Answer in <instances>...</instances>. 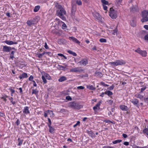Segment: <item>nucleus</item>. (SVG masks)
Returning <instances> with one entry per match:
<instances>
[{
  "instance_id": "obj_22",
  "label": "nucleus",
  "mask_w": 148,
  "mask_h": 148,
  "mask_svg": "<svg viewBox=\"0 0 148 148\" xmlns=\"http://www.w3.org/2000/svg\"><path fill=\"white\" fill-rule=\"evenodd\" d=\"M95 75L97 77H102V75L100 72L96 71L95 73Z\"/></svg>"
},
{
  "instance_id": "obj_41",
  "label": "nucleus",
  "mask_w": 148,
  "mask_h": 148,
  "mask_svg": "<svg viewBox=\"0 0 148 148\" xmlns=\"http://www.w3.org/2000/svg\"><path fill=\"white\" fill-rule=\"evenodd\" d=\"M42 79L43 80V82L44 84H46L47 83V81L44 76H42Z\"/></svg>"
},
{
  "instance_id": "obj_42",
  "label": "nucleus",
  "mask_w": 148,
  "mask_h": 148,
  "mask_svg": "<svg viewBox=\"0 0 148 148\" xmlns=\"http://www.w3.org/2000/svg\"><path fill=\"white\" fill-rule=\"evenodd\" d=\"M99 41L101 42H106L107 40L106 39L104 38H101L99 40Z\"/></svg>"
},
{
  "instance_id": "obj_43",
  "label": "nucleus",
  "mask_w": 148,
  "mask_h": 148,
  "mask_svg": "<svg viewBox=\"0 0 148 148\" xmlns=\"http://www.w3.org/2000/svg\"><path fill=\"white\" fill-rule=\"evenodd\" d=\"M101 2L103 4L108 5V2L106 0H101Z\"/></svg>"
},
{
  "instance_id": "obj_3",
  "label": "nucleus",
  "mask_w": 148,
  "mask_h": 148,
  "mask_svg": "<svg viewBox=\"0 0 148 148\" xmlns=\"http://www.w3.org/2000/svg\"><path fill=\"white\" fill-rule=\"evenodd\" d=\"M57 15L59 16L62 20L64 21L66 20V17L64 16V15H66V13L64 8H62L60 10H57Z\"/></svg>"
},
{
  "instance_id": "obj_34",
  "label": "nucleus",
  "mask_w": 148,
  "mask_h": 148,
  "mask_svg": "<svg viewBox=\"0 0 148 148\" xmlns=\"http://www.w3.org/2000/svg\"><path fill=\"white\" fill-rule=\"evenodd\" d=\"M87 88L90 90H95L96 89V88L92 85H89L88 87H87Z\"/></svg>"
},
{
  "instance_id": "obj_4",
  "label": "nucleus",
  "mask_w": 148,
  "mask_h": 148,
  "mask_svg": "<svg viewBox=\"0 0 148 148\" xmlns=\"http://www.w3.org/2000/svg\"><path fill=\"white\" fill-rule=\"evenodd\" d=\"M142 18L141 20V21L142 23L148 21V11L144 10L142 12Z\"/></svg>"
},
{
  "instance_id": "obj_53",
  "label": "nucleus",
  "mask_w": 148,
  "mask_h": 148,
  "mask_svg": "<svg viewBox=\"0 0 148 148\" xmlns=\"http://www.w3.org/2000/svg\"><path fill=\"white\" fill-rule=\"evenodd\" d=\"M66 99L69 101H71L72 99V98L70 96H68L66 97Z\"/></svg>"
},
{
  "instance_id": "obj_57",
  "label": "nucleus",
  "mask_w": 148,
  "mask_h": 148,
  "mask_svg": "<svg viewBox=\"0 0 148 148\" xmlns=\"http://www.w3.org/2000/svg\"><path fill=\"white\" fill-rule=\"evenodd\" d=\"M66 25L64 23V24L62 25V28L63 29H64L66 28Z\"/></svg>"
},
{
  "instance_id": "obj_21",
  "label": "nucleus",
  "mask_w": 148,
  "mask_h": 148,
  "mask_svg": "<svg viewBox=\"0 0 148 148\" xmlns=\"http://www.w3.org/2000/svg\"><path fill=\"white\" fill-rule=\"evenodd\" d=\"M49 128V132L51 133H53L54 132L55 129L53 127L51 126V125L48 126Z\"/></svg>"
},
{
  "instance_id": "obj_26",
  "label": "nucleus",
  "mask_w": 148,
  "mask_h": 148,
  "mask_svg": "<svg viewBox=\"0 0 148 148\" xmlns=\"http://www.w3.org/2000/svg\"><path fill=\"white\" fill-rule=\"evenodd\" d=\"M18 145L19 146H21L23 144V142L24 140L23 139H21L20 138H18Z\"/></svg>"
},
{
  "instance_id": "obj_33",
  "label": "nucleus",
  "mask_w": 148,
  "mask_h": 148,
  "mask_svg": "<svg viewBox=\"0 0 148 148\" xmlns=\"http://www.w3.org/2000/svg\"><path fill=\"white\" fill-rule=\"evenodd\" d=\"M56 7L58 8V10H61L62 8H62V6L60 5H59V4H58V3H57L56 4Z\"/></svg>"
},
{
  "instance_id": "obj_39",
  "label": "nucleus",
  "mask_w": 148,
  "mask_h": 148,
  "mask_svg": "<svg viewBox=\"0 0 148 148\" xmlns=\"http://www.w3.org/2000/svg\"><path fill=\"white\" fill-rule=\"evenodd\" d=\"M45 54V52H44L43 53H39L38 55V58H41L42 57V56Z\"/></svg>"
},
{
  "instance_id": "obj_50",
  "label": "nucleus",
  "mask_w": 148,
  "mask_h": 148,
  "mask_svg": "<svg viewBox=\"0 0 148 148\" xmlns=\"http://www.w3.org/2000/svg\"><path fill=\"white\" fill-rule=\"evenodd\" d=\"M80 124V122L78 121H77V123H76V124H75V125H73V127H75L79 125Z\"/></svg>"
},
{
  "instance_id": "obj_49",
  "label": "nucleus",
  "mask_w": 148,
  "mask_h": 148,
  "mask_svg": "<svg viewBox=\"0 0 148 148\" xmlns=\"http://www.w3.org/2000/svg\"><path fill=\"white\" fill-rule=\"evenodd\" d=\"M45 54L48 55L50 57H51L52 56V53L50 52H45Z\"/></svg>"
},
{
  "instance_id": "obj_18",
  "label": "nucleus",
  "mask_w": 148,
  "mask_h": 148,
  "mask_svg": "<svg viewBox=\"0 0 148 148\" xmlns=\"http://www.w3.org/2000/svg\"><path fill=\"white\" fill-rule=\"evenodd\" d=\"M69 39L70 40H72L76 43L79 44L80 43V42L77 39H76L75 38L73 37H69Z\"/></svg>"
},
{
  "instance_id": "obj_64",
  "label": "nucleus",
  "mask_w": 148,
  "mask_h": 148,
  "mask_svg": "<svg viewBox=\"0 0 148 148\" xmlns=\"http://www.w3.org/2000/svg\"><path fill=\"white\" fill-rule=\"evenodd\" d=\"M103 148H114V147L109 146H105L103 147Z\"/></svg>"
},
{
  "instance_id": "obj_48",
  "label": "nucleus",
  "mask_w": 148,
  "mask_h": 148,
  "mask_svg": "<svg viewBox=\"0 0 148 148\" xmlns=\"http://www.w3.org/2000/svg\"><path fill=\"white\" fill-rule=\"evenodd\" d=\"M143 132L144 133L146 134L147 136H148V130L147 128L145 129Z\"/></svg>"
},
{
  "instance_id": "obj_45",
  "label": "nucleus",
  "mask_w": 148,
  "mask_h": 148,
  "mask_svg": "<svg viewBox=\"0 0 148 148\" xmlns=\"http://www.w3.org/2000/svg\"><path fill=\"white\" fill-rule=\"evenodd\" d=\"M58 66L59 69L60 70H64V69L66 68V67H64L62 65H59Z\"/></svg>"
},
{
  "instance_id": "obj_9",
  "label": "nucleus",
  "mask_w": 148,
  "mask_h": 148,
  "mask_svg": "<svg viewBox=\"0 0 148 148\" xmlns=\"http://www.w3.org/2000/svg\"><path fill=\"white\" fill-rule=\"evenodd\" d=\"M12 49L11 47H8L6 46H3V51L5 52H9Z\"/></svg>"
},
{
  "instance_id": "obj_2",
  "label": "nucleus",
  "mask_w": 148,
  "mask_h": 148,
  "mask_svg": "<svg viewBox=\"0 0 148 148\" xmlns=\"http://www.w3.org/2000/svg\"><path fill=\"white\" fill-rule=\"evenodd\" d=\"M126 63L125 61L123 60H118L114 62H110L109 64L111 65L112 66H116L118 65H125Z\"/></svg>"
},
{
  "instance_id": "obj_29",
  "label": "nucleus",
  "mask_w": 148,
  "mask_h": 148,
  "mask_svg": "<svg viewBox=\"0 0 148 148\" xmlns=\"http://www.w3.org/2000/svg\"><path fill=\"white\" fill-rule=\"evenodd\" d=\"M105 94L110 96L113 95V93L110 91L107 90L105 92Z\"/></svg>"
},
{
  "instance_id": "obj_6",
  "label": "nucleus",
  "mask_w": 148,
  "mask_h": 148,
  "mask_svg": "<svg viewBox=\"0 0 148 148\" xmlns=\"http://www.w3.org/2000/svg\"><path fill=\"white\" fill-rule=\"evenodd\" d=\"M76 10V5L75 4L74 1H72L71 3V15L72 16H74L75 12Z\"/></svg>"
},
{
  "instance_id": "obj_12",
  "label": "nucleus",
  "mask_w": 148,
  "mask_h": 148,
  "mask_svg": "<svg viewBox=\"0 0 148 148\" xmlns=\"http://www.w3.org/2000/svg\"><path fill=\"white\" fill-rule=\"evenodd\" d=\"M4 42L7 45H11L13 44H17V42H13L12 41L6 40L4 41Z\"/></svg>"
},
{
  "instance_id": "obj_32",
  "label": "nucleus",
  "mask_w": 148,
  "mask_h": 148,
  "mask_svg": "<svg viewBox=\"0 0 148 148\" xmlns=\"http://www.w3.org/2000/svg\"><path fill=\"white\" fill-rule=\"evenodd\" d=\"M38 91L37 89H33L32 90V94L35 95L37 94L38 93Z\"/></svg>"
},
{
  "instance_id": "obj_52",
  "label": "nucleus",
  "mask_w": 148,
  "mask_h": 148,
  "mask_svg": "<svg viewBox=\"0 0 148 148\" xmlns=\"http://www.w3.org/2000/svg\"><path fill=\"white\" fill-rule=\"evenodd\" d=\"M114 86L113 85H112L111 86L109 87L108 88V89L110 90H112L113 89Z\"/></svg>"
},
{
  "instance_id": "obj_54",
  "label": "nucleus",
  "mask_w": 148,
  "mask_h": 148,
  "mask_svg": "<svg viewBox=\"0 0 148 148\" xmlns=\"http://www.w3.org/2000/svg\"><path fill=\"white\" fill-rule=\"evenodd\" d=\"M34 78V77L32 75H31L29 78V80L30 81H33V79Z\"/></svg>"
},
{
  "instance_id": "obj_60",
  "label": "nucleus",
  "mask_w": 148,
  "mask_h": 148,
  "mask_svg": "<svg viewBox=\"0 0 148 148\" xmlns=\"http://www.w3.org/2000/svg\"><path fill=\"white\" fill-rule=\"evenodd\" d=\"M9 90H10L11 93H12V94H13L15 92L14 90L12 89L11 88H9Z\"/></svg>"
},
{
  "instance_id": "obj_36",
  "label": "nucleus",
  "mask_w": 148,
  "mask_h": 148,
  "mask_svg": "<svg viewBox=\"0 0 148 148\" xmlns=\"http://www.w3.org/2000/svg\"><path fill=\"white\" fill-rule=\"evenodd\" d=\"M45 77H46V78H47V79H48L49 80H50L51 79V77L48 74H47V73L45 74Z\"/></svg>"
},
{
  "instance_id": "obj_11",
  "label": "nucleus",
  "mask_w": 148,
  "mask_h": 148,
  "mask_svg": "<svg viewBox=\"0 0 148 148\" xmlns=\"http://www.w3.org/2000/svg\"><path fill=\"white\" fill-rule=\"evenodd\" d=\"M94 17L98 20H101L102 18L101 16L98 13L95 12L93 14Z\"/></svg>"
},
{
  "instance_id": "obj_35",
  "label": "nucleus",
  "mask_w": 148,
  "mask_h": 148,
  "mask_svg": "<svg viewBox=\"0 0 148 148\" xmlns=\"http://www.w3.org/2000/svg\"><path fill=\"white\" fill-rule=\"evenodd\" d=\"M76 3L79 5H81L82 4L81 0H76Z\"/></svg>"
},
{
  "instance_id": "obj_24",
  "label": "nucleus",
  "mask_w": 148,
  "mask_h": 148,
  "mask_svg": "<svg viewBox=\"0 0 148 148\" xmlns=\"http://www.w3.org/2000/svg\"><path fill=\"white\" fill-rule=\"evenodd\" d=\"M67 79L66 77L65 76H62L60 77L58 81L59 82H62L66 80Z\"/></svg>"
},
{
  "instance_id": "obj_59",
  "label": "nucleus",
  "mask_w": 148,
  "mask_h": 148,
  "mask_svg": "<svg viewBox=\"0 0 148 148\" xmlns=\"http://www.w3.org/2000/svg\"><path fill=\"white\" fill-rule=\"evenodd\" d=\"M48 121L49 122V123L48 124V125L49 126V125H51V122L50 119H49V118H48Z\"/></svg>"
},
{
  "instance_id": "obj_61",
  "label": "nucleus",
  "mask_w": 148,
  "mask_h": 148,
  "mask_svg": "<svg viewBox=\"0 0 148 148\" xmlns=\"http://www.w3.org/2000/svg\"><path fill=\"white\" fill-rule=\"evenodd\" d=\"M144 39L146 40H148V34L145 36Z\"/></svg>"
},
{
  "instance_id": "obj_5",
  "label": "nucleus",
  "mask_w": 148,
  "mask_h": 148,
  "mask_svg": "<svg viewBox=\"0 0 148 148\" xmlns=\"http://www.w3.org/2000/svg\"><path fill=\"white\" fill-rule=\"evenodd\" d=\"M109 15L110 17L113 19H115L117 17V12L114 10L112 8H110Z\"/></svg>"
},
{
  "instance_id": "obj_19",
  "label": "nucleus",
  "mask_w": 148,
  "mask_h": 148,
  "mask_svg": "<svg viewBox=\"0 0 148 148\" xmlns=\"http://www.w3.org/2000/svg\"><path fill=\"white\" fill-rule=\"evenodd\" d=\"M29 107L27 106L25 107L23 110V112L26 114L29 113L30 112L29 111Z\"/></svg>"
},
{
  "instance_id": "obj_8",
  "label": "nucleus",
  "mask_w": 148,
  "mask_h": 148,
  "mask_svg": "<svg viewBox=\"0 0 148 148\" xmlns=\"http://www.w3.org/2000/svg\"><path fill=\"white\" fill-rule=\"evenodd\" d=\"M84 71L83 69H80V67H75L72 69L70 70V71L72 72H82Z\"/></svg>"
},
{
  "instance_id": "obj_14",
  "label": "nucleus",
  "mask_w": 148,
  "mask_h": 148,
  "mask_svg": "<svg viewBox=\"0 0 148 148\" xmlns=\"http://www.w3.org/2000/svg\"><path fill=\"white\" fill-rule=\"evenodd\" d=\"M119 108L121 110L123 111H127L128 110L127 106L124 105H120Z\"/></svg>"
},
{
  "instance_id": "obj_47",
  "label": "nucleus",
  "mask_w": 148,
  "mask_h": 148,
  "mask_svg": "<svg viewBox=\"0 0 148 148\" xmlns=\"http://www.w3.org/2000/svg\"><path fill=\"white\" fill-rule=\"evenodd\" d=\"M141 51V50H140V48H138L135 51L140 54V53Z\"/></svg>"
},
{
  "instance_id": "obj_17",
  "label": "nucleus",
  "mask_w": 148,
  "mask_h": 148,
  "mask_svg": "<svg viewBox=\"0 0 148 148\" xmlns=\"http://www.w3.org/2000/svg\"><path fill=\"white\" fill-rule=\"evenodd\" d=\"M131 25L133 27H135L136 25V21L135 18H133L130 22Z\"/></svg>"
},
{
  "instance_id": "obj_40",
  "label": "nucleus",
  "mask_w": 148,
  "mask_h": 148,
  "mask_svg": "<svg viewBox=\"0 0 148 148\" xmlns=\"http://www.w3.org/2000/svg\"><path fill=\"white\" fill-rule=\"evenodd\" d=\"M136 97L137 98H139L141 100H142L144 98L143 96L139 94L137 95Z\"/></svg>"
},
{
  "instance_id": "obj_23",
  "label": "nucleus",
  "mask_w": 148,
  "mask_h": 148,
  "mask_svg": "<svg viewBox=\"0 0 148 148\" xmlns=\"http://www.w3.org/2000/svg\"><path fill=\"white\" fill-rule=\"evenodd\" d=\"M140 54L143 56L146 57L147 56V52L146 51L141 50Z\"/></svg>"
},
{
  "instance_id": "obj_1",
  "label": "nucleus",
  "mask_w": 148,
  "mask_h": 148,
  "mask_svg": "<svg viewBox=\"0 0 148 148\" xmlns=\"http://www.w3.org/2000/svg\"><path fill=\"white\" fill-rule=\"evenodd\" d=\"M68 106L73 109L79 110L82 108L83 106L77 101H73L69 102Z\"/></svg>"
},
{
  "instance_id": "obj_62",
  "label": "nucleus",
  "mask_w": 148,
  "mask_h": 148,
  "mask_svg": "<svg viewBox=\"0 0 148 148\" xmlns=\"http://www.w3.org/2000/svg\"><path fill=\"white\" fill-rule=\"evenodd\" d=\"M44 47L46 49H48L49 48L47 45V43L46 42H45L44 45Z\"/></svg>"
},
{
  "instance_id": "obj_31",
  "label": "nucleus",
  "mask_w": 148,
  "mask_h": 148,
  "mask_svg": "<svg viewBox=\"0 0 148 148\" xmlns=\"http://www.w3.org/2000/svg\"><path fill=\"white\" fill-rule=\"evenodd\" d=\"M122 141V140L120 139L117 140L113 141L112 143L114 144H116L121 142Z\"/></svg>"
},
{
  "instance_id": "obj_20",
  "label": "nucleus",
  "mask_w": 148,
  "mask_h": 148,
  "mask_svg": "<svg viewBox=\"0 0 148 148\" xmlns=\"http://www.w3.org/2000/svg\"><path fill=\"white\" fill-rule=\"evenodd\" d=\"M28 77L27 75V74L26 73H23L22 75H20L19 77V78L20 79H21L23 78H27Z\"/></svg>"
},
{
  "instance_id": "obj_30",
  "label": "nucleus",
  "mask_w": 148,
  "mask_h": 148,
  "mask_svg": "<svg viewBox=\"0 0 148 148\" xmlns=\"http://www.w3.org/2000/svg\"><path fill=\"white\" fill-rule=\"evenodd\" d=\"M48 114H49V115H50V117H53L54 116V114L53 111L51 110H48Z\"/></svg>"
},
{
  "instance_id": "obj_46",
  "label": "nucleus",
  "mask_w": 148,
  "mask_h": 148,
  "mask_svg": "<svg viewBox=\"0 0 148 148\" xmlns=\"http://www.w3.org/2000/svg\"><path fill=\"white\" fill-rule=\"evenodd\" d=\"M58 43L60 45H62L63 44V41L62 39H59L58 40Z\"/></svg>"
},
{
  "instance_id": "obj_10",
  "label": "nucleus",
  "mask_w": 148,
  "mask_h": 148,
  "mask_svg": "<svg viewBox=\"0 0 148 148\" xmlns=\"http://www.w3.org/2000/svg\"><path fill=\"white\" fill-rule=\"evenodd\" d=\"M86 132L92 138L96 137L95 134L90 129L86 130Z\"/></svg>"
},
{
  "instance_id": "obj_13",
  "label": "nucleus",
  "mask_w": 148,
  "mask_h": 148,
  "mask_svg": "<svg viewBox=\"0 0 148 148\" xmlns=\"http://www.w3.org/2000/svg\"><path fill=\"white\" fill-rule=\"evenodd\" d=\"M131 102L136 107H138L139 106L138 105V100L136 99H132L131 101Z\"/></svg>"
},
{
  "instance_id": "obj_27",
  "label": "nucleus",
  "mask_w": 148,
  "mask_h": 148,
  "mask_svg": "<svg viewBox=\"0 0 148 148\" xmlns=\"http://www.w3.org/2000/svg\"><path fill=\"white\" fill-rule=\"evenodd\" d=\"M68 52L71 54L73 56H77V55L76 53L75 52L72 51L71 50H68L67 51Z\"/></svg>"
},
{
  "instance_id": "obj_63",
  "label": "nucleus",
  "mask_w": 148,
  "mask_h": 148,
  "mask_svg": "<svg viewBox=\"0 0 148 148\" xmlns=\"http://www.w3.org/2000/svg\"><path fill=\"white\" fill-rule=\"evenodd\" d=\"M44 116L45 117H46L47 116V115H49V114H48V110L47 111V112H44Z\"/></svg>"
},
{
  "instance_id": "obj_38",
  "label": "nucleus",
  "mask_w": 148,
  "mask_h": 148,
  "mask_svg": "<svg viewBox=\"0 0 148 148\" xmlns=\"http://www.w3.org/2000/svg\"><path fill=\"white\" fill-rule=\"evenodd\" d=\"M9 100L10 101V102L12 104L14 105L16 103V102L13 101V98L12 97L10 98Z\"/></svg>"
},
{
  "instance_id": "obj_51",
  "label": "nucleus",
  "mask_w": 148,
  "mask_h": 148,
  "mask_svg": "<svg viewBox=\"0 0 148 148\" xmlns=\"http://www.w3.org/2000/svg\"><path fill=\"white\" fill-rule=\"evenodd\" d=\"M104 122H105V123H113V122L112 121H110L109 120H106L104 121Z\"/></svg>"
},
{
  "instance_id": "obj_25",
  "label": "nucleus",
  "mask_w": 148,
  "mask_h": 148,
  "mask_svg": "<svg viewBox=\"0 0 148 148\" xmlns=\"http://www.w3.org/2000/svg\"><path fill=\"white\" fill-rule=\"evenodd\" d=\"M15 52L14 51H12L11 53L9 54L10 55V59H12V60H13V59L14 58V54Z\"/></svg>"
},
{
  "instance_id": "obj_56",
  "label": "nucleus",
  "mask_w": 148,
  "mask_h": 148,
  "mask_svg": "<svg viewBox=\"0 0 148 148\" xmlns=\"http://www.w3.org/2000/svg\"><path fill=\"white\" fill-rule=\"evenodd\" d=\"M77 88L78 89L83 90L84 88V87L82 86H80L77 87Z\"/></svg>"
},
{
  "instance_id": "obj_15",
  "label": "nucleus",
  "mask_w": 148,
  "mask_h": 148,
  "mask_svg": "<svg viewBox=\"0 0 148 148\" xmlns=\"http://www.w3.org/2000/svg\"><path fill=\"white\" fill-rule=\"evenodd\" d=\"M101 103V101H99L95 106L93 107V109L95 111L96 110L99 109L100 108L99 106Z\"/></svg>"
},
{
  "instance_id": "obj_28",
  "label": "nucleus",
  "mask_w": 148,
  "mask_h": 148,
  "mask_svg": "<svg viewBox=\"0 0 148 148\" xmlns=\"http://www.w3.org/2000/svg\"><path fill=\"white\" fill-rule=\"evenodd\" d=\"M40 8V6L39 5H37L35 7L34 9V11L35 12H38Z\"/></svg>"
},
{
  "instance_id": "obj_37",
  "label": "nucleus",
  "mask_w": 148,
  "mask_h": 148,
  "mask_svg": "<svg viewBox=\"0 0 148 148\" xmlns=\"http://www.w3.org/2000/svg\"><path fill=\"white\" fill-rule=\"evenodd\" d=\"M136 10V7L133 6L130 8V11L132 12L135 11Z\"/></svg>"
},
{
  "instance_id": "obj_44",
  "label": "nucleus",
  "mask_w": 148,
  "mask_h": 148,
  "mask_svg": "<svg viewBox=\"0 0 148 148\" xmlns=\"http://www.w3.org/2000/svg\"><path fill=\"white\" fill-rule=\"evenodd\" d=\"M79 76L80 77L82 78H83L84 77H88V75L87 74H86L85 75H81Z\"/></svg>"
},
{
  "instance_id": "obj_7",
  "label": "nucleus",
  "mask_w": 148,
  "mask_h": 148,
  "mask_svg": "<svg viewBox=\"0 0 148 148\" xmlns=\"http://www.w3.org/2000/svg\"><path fill=\"white\" fill-rule=\"evenodd\" d=\"M37 22L36 18H34L28 20L27 22V23L29 26H31L32 25H34Z\"/></svg>"
},
{
  "instance_id": "obj_16",
  "label": "nucleus",
  "mask_w": 148,
  "mask_h": 148,
  "mask_svg": "<svg viewBox=\"0 0 148 148\" xmlns=\"http://www.w3.org/2000/svg\"><path fill=\"white\" fill-rule=\"evenodd\" d=\"M80 64H82L84 66H85L88 63V62L87 60L86 59H83L81 60L79 62Z\"/></svg>"
},
{
  "instance_id": "obj_55",
  "label": "nucleus",
  "mask_w": 148,
  "mask_h": 148,
  "mask_svg": "<svg viewBox=\"0 0 148 148\" xmlns=\"http://www.w3.org/2000/svg\"><path fill=\"white\" fill-rule=\"evenodd\" d=\"M101 85L105 86H109L108 85L105 84L103 82H101Z\"/></svg>"
},
{
  "instance_id": "obj_58",
  "label": "nucleus",
  "mask_w": 148,
  "mask_h": 148,
  "mask_svg": "<svg viewBox=\"0 0 148 148\" xmlns=\"http://www.w3.org/2000/svg\"><path fill=\"white\" fill-rule=\"evenodd\" d=\"M107 101L108 103L110 105H111L113 103V101L111 100H108Z\"/></svg>"
}]
</instances>
